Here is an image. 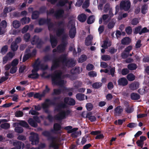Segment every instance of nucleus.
Wrapping results in <instances>:
<instances>
[{"label":"nucleus","instance_id":"obj_1","mask_svg":"<svg viewBox=\"0 0 149 149\" xmlns=\"http://www.w3.org/2000/svg\"><path fill=\"white\" fill-rule=\"evenodd\" d=\"M62 74L61 70H58L54 71L51 75L52 83L53 85L63 86L64 84V80L61 79Z\"/></svg>","mask_w":149,"mask_h":149},{"label":"nucleus","instance_id":"obj_2","mask_svg":"<svg viewBox=\"0 0 149 149\" xmlns=\"http://www.w3.org/2000/svg\"><path fill=\"white\" fill-rule=\"evenodd\" d=\"M59 59L62 61V63L68 68L73 67L76 64V60L72 58H68L65 54L60 55Z\"/></svg>","mask_w":149,"mask_h":149},{"label":"nucleus","instance_id":"obj_3","mask_svg":"<svg viewBox=\"0 0 149 149\" xmlns=\"http://www.w3.org/2000/svg\"><path fill=\"white\" fill-rule=\"evenodd\" d=\"M42 134L45 136L49 137V139L52 141L49 144V148H53V149H59V144L54 141L55 138L51 136L50 133L49 131H45L42 132Z\"/></svg>","mask_w":149,"mask_h":149},{"label":"nucleus","instance_id":"obj_4","mask_svg":"<svg viewBox=\"0 0 149 149\" xmlns=\"http://www.w3.org/2000/svg\"><path fill=\"white\" fill-rule=\"evenodd\" d=\"M71 113V111L69 109L66 111H61L54 116V118L56 120H61L65 118L66 117L70 115Z\"/></svg>","mask_w":149,"mask_h":149},{"label":"nucleus","instance_id":"obj_5","mask_svg":"<svg viewBox=\"0 0 149 149\" xmlns=\"http://www.w3.org/2000/svg\"><path fill=\"white\" fill-rule=\"evenodd\" d=\"M51 105H55L54 110L57 112H60L61 111L62 109L65 108L66 107V104L71 106H74L76 103H49Z\"/></svg>","mask_w":149,"mask_h":149},{"label":"nucleus","instance_id":"obj_6","mask_svg":"<svg viewBox=\"0 0 149 149\" xmlns=\"http://www.w3.org/2000/svg\"><path fill=\"white\" fill-rule=\"evenodd\" d=\"M131 6V2L129 0H123L120 3V8L121 10L127 11L130 10Z\"/></svg>","mask_w":149,"mask_h":149},{"label":"nucleus","instance_id":"obj_7","mask_svg":"<svg viewBox=\"0 0 149 149\" xmlns=\"http://www.w3.org/2000/svg\"><path fill=\"white\" fill-rule=\"evenodd\" d=\"M60 56L58 58H55L52 60V65L51 67L52 70H54L60 67V63H62V61L59 59Z\"/></svg>","mask_w":149,"mask_h":149},{"label":"nucleus","instance_id":"obj_8","mask_svg":"<svg viewBox=\"0 0 149 149\" xmlns=\"http://www.w3.org/2000/svg\"><path fill=\"white\" fill-rule=\"evenodd\" d=\"M32 136L30 138V141L33 144H36L39 142V138L38 134L36 133L32 132Z\"/></svg>","mask_w":149,"mask_h":149},{"label":"nucleus","instance_id":"obj_9","mask_svg":"<svg viewBox=\"0 0 149 149\" xmlns=\"http://www.w3.org/2000/svg\"><path fill=\"white\" fill-rule=\"evenodd\" d=\"M38 70V69L33 68L31 70L32 73L29 74L28 76V77L33 79H38L39 77V75L37 73V72Z\"/></svg>","mask_w":149,"mask_h":149},{"label":"nucleus","instance_id":"obj_10","mask_svg":"<svg viewBox=\"0 0 149 149\" xmlns=\"http://www.w3.org/2000/svg\"><path fill=\"white\" fill-rule=\"evenodd\" d=\"M76 29L74 25L72 24L71 27L70 29L69 35L70 38H73L76 35Z\"/></svg>","mask_w":149,"mask_h":149},{"label":"nucleus","instance_id":"obj_11","mask_svg":"<svg viewBox=\"0 0 149 149\" xmlns=\"http://www.w3.org/2000/svg\"><path fill=\"white\" fill-rule=\"evenodd\" d=\"M50 41L52 48L55 47L57 45L58 40L55 36L52 35H50Z\"/></svg>","mask_w":149,"mask_h":149},{"label":"nucleus","instance_id":"obj_12","mask_svg":"<svg viewBox=\"0 0 149 149\" xmlns=\"http://www.w3.org/2000/svg\"><path fill=\"white\" fill-rule=\"evenodd\" d=\"M13 145L15 148L18 149H20L21 148L22 149H23L25 146V144L24 143L18 141H16L13 142Z\"/></svg>","mask_w":149,"mask_h":149},{"label":"nucleus","instance_id":"obj_13","mask_svg":"<svg viewBox=\"0 0 149 149\" xmlns=\"http://www.w3.org/2000/svg\"><path fill=\"white\" fill-rule=\"evenodd\" d=\"M64 13V11L63 9H59L56 11L54 14V16L57 19L62 18Z\"/></svg>","mask_w":149,"mask_h":149},{"label":"nucleus","instance_id":"obj_14","mask_svg":"<svg viewBox=\"0 0 149 149\" xmlns=\"http://www.w3.org/2000/svg\"><path fill=\"white\" fill-rule=\"evenodd\" d=\"M118 85L123 86L127 85L128 82L126 79L125 77H122L119 78L118 80Z\"/></svg>","mask_w":149,"mask_h":149},{"label":"nucleus","instance_id":"obj_15","mask_svg":"<svg viewBox=\"0 0 149 149\" xmlns=\"http://www.w3.org/2000/svg\"><path fill=\"white\" fill-rule=\"evenodd\" d=\"M131 42V39L129 37H126L122 39L121 40V43L124 45H129Z\"/></svg>","mask_w":149,"mask_h":149},{"label":"nucleus","instance_id":"obj_16","mask_svg":"<svg viewBox=\"0 0 149 149\" xmlns=\"http://www.w3.org/2000/svg\"><path fill=\"white\" fill-rule=\"evenodd\" d=\"M66 44L65 42H63L62 44L58 45L57 49L58 52H64L65 49Z\"/></svg>","mask_w":149,"mask_h":149},{"label":"nucleus","instance_id":"obj_17","mask_svg":"<svg viewBox=\"0 0 149 149\" xmlns=\"http://www.w3.org/2000/svg\"><path fill=\"white\" fill-rule=\"evenodd\" d=\"M72 127L71 126H68L65 127L64 129L68 131V133H71L73 132H75L78 129L77 128H72Z\"/></svg>","mask_w":149,"mask_h":149},{"label":"nucleus","instance_id":"obj_18","mask_svg":"<svg viewBox=\"0 0 149 149\" xmlns=\"http://www.w3.org/2000/svg\"><path fill=\"white\" fill-rule=\"evenodd\" d=\"M50 104L49 103H42V107L43 110L45 113L48 114L50 113V112L48 110V108Z\"/></svg>","mask_w":149,"mask_h":149},{"label":"nucleus","instance_id":"obj_19","mask_svg":"<svg viewBox=\"0 0 149 149\" xmlns=\"http://www.w3.org/2000/svg\"><path fill=\"white\" fill-rule=\"evenodd\" d=\"M85 97L86 100L87 99V96H85L84 94L81 93H77L76 95V98L79 101H81L85 100Z\"/></svg>","mask_w":149,"mask_h":149},{"label":"nucleus","instance_id":"obj_20","mask_svg":"<svg viewBox=\"0 0 149 149\" xmlns=\"http://www.w3.org/2000/svg\"><path fill=\"white\" fill-rule=\"evenodd\" d=\"M64 32L65 29L64 28H59L56 31V34L57 37H60L64 33Z\"/></svg>","mask_w":149,"mask_h":149},{"label":"nucleus","instance_id":"obj_21","mask_svg":"<svg viewBox=\"0 0 149 149\" xmlns=\"http://www.w3.org/2000/svg\"><path fill=\"white\" fill-rule=\"evenodd\" d=\"M123 111V108L120 106L117 107L115 109V113L117 116H120Z\"/></svg>","mask_w":149,"mask_h":149},{"label":"nucleus","instance_id":"obj_22","mask_svg":"<svg viewBox=\"0 0 149 149\" xmlns=\"http://www.w3.org/2000/svg\"><path fill=\"white\" fill-rule=\"evenodd\" d=\"M77 18L80 22H83L86 21L87 18V17L85 14L82 13L78 16Z\"/></svg>","mask_w":149,"mask_h":149},{"label":"nucleus","instance_id":"obj_23","mask_svg":"<svg viewBox=\"0 0 149 149\" xmlns=\"http://www.w3.org/2000/svg\"><path fill=\"white\" fill-rule=\"evenodd\" d=\"M62 129V127L61 125L57 123H56L54 124L53 126V130H52V131L53 132V131L55 132H58L60 131Z\"/></svg>","mask_w":149,"mask_h":149},{"label":"nucleus","instance_id":"obj_24","mask_svg":"<svg viewBox=\"0 0 149 149\" xmlns=\"http://www.w3.org/2000/svg\"><path fill=\"white\" fill-rule=\"evenodd\" d=\"M92 113L91 112L88 113L86 115V118H87L92 122H94L96 120L95 117L91 116Z\"/></svg>","mask_w":149,"mask_h":149},{"label":"nucleus","instance_id":"obj_25","mask_svg":"<svg viewBox=\"0 0 149 149\" xmlns=\"http://www.w3.org/2000/svg\"><path fill=\"white\" fill-rule=\"evenodd\" d=\"M139 87V84L136 82H134V83L130 84L129 88L132 90H134L137 89Z\"/></svg>","mask_w":149,"mask_h":149},{"label":"nucleus","instance_id":"obj_26","mask_svg":"<svg viewBox=\"0 0 149 149\" xmlns=\"http://www.w3.org/2000/svg\"><path fill=\"white\" fill-rule=\"evenodd\" d=\"M40 12L38 10H35L32 13L31 18L32 19H37L39 17Z\"/></svg>","mask_w":149,"mask_h":149},{"label":"nucleus","instance_id":"obj_27","mask_svg":"<svg viewBox=\"0 0 149 149\" xmlns=\"http://www.w3.org/2000/svg\"><path fill=\"white\" fill-rule=\"evenodd\" d=\"M68 3L69 1L68 0H59L56 5L57 6L63 7Z\"/></svg>","mask_w":149,"mask_h":149},{"label":"nucleus","instance_id":"obj_28","mask_svg":"<svg viewBox=\"0 0 149 149\" xmlns=\"http://www.w3.org/2000/svg\"><path fill=\"white\" fill-rule=\"evenodd\" d=\"M28 122L31 126L33 127H36L38 126L37 123L32 118H29L28 120Z\"/></svg>","mask_w":149,"mask_h":149},{"label":"nucleus","instance_id":"obj_29","mask_svg":"<svg viewBox=\"0 0 149 149\" xmlns=\"http://www.w3.org/2000/svg\"><path fill=\"white\" fill-rule=\"evenodd\" d=\"M52 102H63L62 101V99L60 96L53 97L52 99Z\"/></svg>","mask_w":149,"mask_h":149},{"label":"nucleus","instance_id":"obj_30","mask_svg":"<svg viewBox=\"0 0 149 149\" xmlns=\"http://www.w3.org/2000/svg\"><path fill=\"white\" fill-rule=\"evenodd\" d=\"M71 72L72 74H79L80 72V68L79 67H75L71 70Z\"/></svg>","mask_w":149,"mask_h":149},{"label":"nucleus","instance_id":"obj_31","mask_svg":"<svg viewBox=\"0 0 149 149\" xmlns=\"http://www.w3.org/2000/svg\"><path fill=\"white\" fill-rule=\"evenodd\" d=\"M140 96L137 93H133L131 94V99L133 100H137L140 99Z\"/></svg>","mask_w":149,"mask_h":149},{"label":"nucleus","instance_id":"obj_32","mask_svg":"<svg viewBox=\"0 0 149 149\" xmlns=\"http://www.w3.org/2000/svg\"><path fill=\"white\" fill-rule=\"evenodd\" d=\"M18 46L16 44V42H13L11 44L10 48L12 51L13 52L16 51L18 48Z\"/></svg>","mask_w":149,"mask_h":149},{"label":"nucleus","instance_id":"obj_33","mask_svg":"<svg viewBox=\"0 0 149 149\" xmlns=\"http://www.w3.org/2000/svg\"><path fill=\"white\" fill-rule=\"evenodd\" d=\"M41 39L38 36L35 35L32 40L31 43L33 45H35Z\"/></svg>","mask_w":149,"mask_h":149},{"label":"nucleus","instance_id":"obj_34","mask_svg":"<svg viewBox=\"0 0 149 149\" xmlns=\"http://www.w3.org/2000/svg\"><path fill=\"white\" fill-rule=\"evenodd\" d=\"M30 20V19L29 17H24L21 19L20 21L22 24H25L29 23Z\"/></svg>","mask_w":149,"mask_h":149},{"label":"nucleus","instance_id":"obj_35","mask_svg":"<svg viewBox=\"0 0 149 149\" xmlns=\"http://www.w3.org/2000/svg\"><path fill=\"white\" fill-rule=\"evenodd\" d=\"M137 68L136 65L134 63H131L127 65L128 69L130 70H135Z\"/></svg>","mask_w":149,"mask_h":149},{"label":"nucleus","instance_id":"obj_36","mask_svg":"<svg viewBox=\"0 0 149 149\" xmlns=\"http://www.w3.org/2000/svg\"><path fill=\"white\" fill-rule=\"evenodd\" d=\"M20 23L17 20H14L13 22V27L15 29H17L20 26Z\"/></svg>","mask_w":149,"mask_h":149},{"label":"nucleus","instance_id":"obj_37","mask_svg":"<svg viewBox=\"0 0 149 149\" xmlns=\"http://www.w3.org/2000/svg\"><path fill=\"white\" fill-rule=\"evenodd\" d=\"M94 16L93 15H91L88 17L87 19V22L88 24H91L94 22Z\"/></svg>","mask_w":149,"mask_h":149},{"label":"nucleus","instance_id":"obj_38","mask_svg":"<svg viewBox=\"0 0 149 149\" xmlns=\"http://www.w3.org/2000/svg\"><path fill=\"white\" fill-rule=\"evenodd\" d=\"M43 61L45 62L51 61L52 60V56L49 55H47L44 56L43 58Z\"/></svg>","mask_w":149,"mask_h":149},{"label":"nucleus","instance_id":"obj_39","mask_svg":"<svg viewBox=\"0 0 149 149\" xmlns=\"http://www.w3.org/2000/svg\"><path fill=\"white\" fill-rule=\"evenodd\" d=\"M63 102H75V101L72 98L66 97L64 98Z\"/></svg>","mask_w":149,"mask_h":149},{"label":"nucleus","instance_id":"obj_40","mask_svg":"<svg viewBox=\"0 0 149 149\" xmlns=\"http://www.w3.org/2000/svg\"><path fill=\"white\" fill-rule=\"evenodd\" d=\"M127 78L129 81H132L135 79V76L132 73H130L127 76Z\"/></svg>","mask_w":149,"mask_h":149},{"label":"nucleus","instance_id":"obj_41","mask_svg":"<svg viewBox=\"0 0 149 149\" xmlns=\"http://www.w3.org/2000/svg\"><path fill=\"white\" fill-rule=\"evenodd\" d=\"M31 57V54L30 53H28L25 54L23 57L22 62H25Z\"/></svg>","mask_w":149,"mask_h":149},{"label":"nucleus","instance_id":"obj_42","mask_svg":"<svg viewBox=\"0 0 149 149\" xmlns=\"http://www.w3.org/2000/svg\"><path fill=\"white\" fill-rule=\"evenodd\" d=\"M50 90V88L48 87L47 85H46L45 87V89L43 90L42 94L44 97L47 93H49Z\"/></svg>","mask_w":149,"mask_h":149},{"label":"nucleus","instance_id":"obj_43","mask_svg":"<svg viewBox=\"0 0 149 149\" xmlns=\"http://www.w3.org/2000/svg\"><path fill=\"white\" fill-rule=\"evenodd\" d=\"M148 10V6L144 4L142 6L141 9V12L143 14H145L147 12Z\"/></svg>","mask_w":149,"mask_h":149},{"label":"nucleus","instance_id":"obj_44","mask_svg":"<svg viewBox=\"0 0 149 149\" xmlns=\"http://www.w3.org/2000/svg\"><path fill=\"white\" fill-rule=\"evenodd\" d=\"M61 92V89H54L53 92L52 93V95H58L60 94Z\"/></svg>","mask_w":149,"mask_h":149},{"label":"nucleus","instance_id":"obj_45","mask_svg":"<svg viewBox=\"0 0 149 149\" xmlns=\"http://www.w3.org/2000/svg\"><path fill=\"white\" fill-rule=\"evenodd\" d=\"M87 58L86 56L85 55H81L80 58L78 60V62L79 63H83L85 61Z\"/></svg>","mask_w":149,"mask_h":149},{"label":"nucleus","instance_id":"obj_46","mask_svg":"<svg viewBox=\"0 0 149 149\" xmlns=\"http://www.w3.org/2000/svg\"><path fill=\"white\" fill-rule=\"evenodd\" d=\"M10 124L8 123H5L2 124L0 125L1 127L3 129L7 130L10 127Z\"/></svg>","mask_w":149,"mask_h":149},{"label":"nucleus","instance_id":"obj_47","mask_svg":"<svg viewBox=\"0 0 149 149\" xmlns=\"http://www.w3.org/2000/svg\"><path fill=\"white\" fill-rule=\"evenodd\" d=\"M102 85V84L100 82H95L92 84V87L94 88L97 89L100 87Z\"/></svg>","mask_w":149,"mask_h":149},{"label":"nucleus","instance_id":"obj_48","mask_svg":"<svg viewBox=\"0 0 149 149\" xmlns=\"http://www.w3.org/2000/svg\"><path fill=\"white\" fill-rule=\"evenodd\" d=\"M44 97L42 94H40L39 93H36L34 94V98L38 99L40 100H42V98Z\"/></svg>","mask_w":149,"mask_h":149},{"label":"nucleus","instance_id":"obj_49","mask_svg":"<svg viewBox=\"0 0 149 149\" xmlns=\"http://www.w3.org/2000/svg\"><path fill=\"white\" fill-rule=\"evenodd\" d=\"M23 128L21 127L17 126L15 128V131L19 133H21L23 132Z\"/></svg>","mask_w":149,"mask_h":149},{"label":"nucleus","instance_id":"obj_50","mask_svg":"<svg viewBox=\"0 0 149 149\" xmlns=\"http://www.w3.org/2000/svg\"><path fill=\"white\" fill-rule=\"evenodd\" d=\"M8 50V46L7 45H5L2 47L1 52V54H4L6 53Z\"/></svg>","mask_w":149,"mask_h":149},{"label":"nucleus","instance_id":"obj_51","mask_svg":"<svg viewBox=\"0 0 149 149\" xmlns=\"http://www.w3.org/2000/svg\"><path fill=\"white\" fill-rule=\"evenodd\" d=\"M102 59L104 61H107L110 60L111 59L110 56L108 55H104L101 56Z\"/></svg>","mask_w":149,"mask_h":149},{"label":"nucleus","instance_id":"obj_52","mask_svg":"<svg viewBox=\"0 0 149 149\" xmlns=\"http://www.w3.org/2000/svg\"><path fill=\"white\" fill-rule=\"evenodd\" d=\"M142 28L141 26H139L135 28L134 33L135 34L139 33V34L140 32L141 31Z\"/></svg>","mask_w":149,"mask_h":149},{"label":"nucleus","instance_id":"obj_53","mask_svg":"<svg viewBox=\"0 0 149 149\" xmlns=\"http://www.w3.org/2000/svg\"><path fill=\"white\" fill-rule=\"evenodd\" d=\"M94 69V66L91 64L89 63L86 66V69L88 71H91Z\"/></svg>","mask_w":149,"mask_h":149},{"label":"nucleus","instance_id":"obj_54","mask_svg":"<svg viewBox=\"0 0 149 149\" xmlns=\"http://www.w3.org/2000/svg\"><path fill=\"white\" fill-rule=\"evenodd\" d=\"M46 10L47 8L46 6H42L39 8V12H40V14L44 13L46 12Z\"/></svg>","mask_w":149,"mask_h":149},{"label":"nucleus","instance_id":"obj_55","mask_svg":"<svg viewBox=\"0 0 149 149\" xmlns=\"http://www.w3.org/2000/svg\"><path fill=\"white\" fill-rule=\"evenodd\" d=\"M20 125L23 127L29 128V126L27 123L25 121L22 120L20 123Z\"/></svg>","mask_w":149,"mask_h":149},{"label":"nucleus","instance_id":"obj_56","mask_svg":"<svg viewBox=\"0 0 149 149\" xmlns=\"http://www.w3.org/2000/svg\"><path fill=\"white\" fill-rule=\"evenodd\" d=\"M125 32L128 35L131 34L132 32V27L130 26H128L125 29Z\"/></svg>","mask_w":149,"mask_h":149},{"label":"nucleus","instance_id":"obj_57","mask_svg":"<svg viewBox=\"0 0 149 149\" xmlns=\"http://www.w3.org/2000/svg\"><path fill=\"white\" fill-rule=\"evenodd\" d=\"M30 37V35L29 33H27L25 34L24 36V39L26 42L29 41Z\"/></svg>","mask_w":149,"mask_h":149},{"label":"nucleus","instance_id":"obj_58","mask_svg":"<svg viewBox=\"0 0 149 149\" xmlns=\"http://www.w3.org/2000/svg\"><path fill=\"white\" fill-rule=\"evenodd\" d=\"M44 43V42L43 41L42 39H41L35 45H36V47L38 49H40Z\"/></svg>","mask_w":149,"mask_h":149},{"label":"nucleus","instance_id":"obj_59","mask_svg":"<svg viewBox=\"0 0 149 149\" xmlns=\"http://www.w3.org/2000/svg\"><path fill=\"white\" fill-rule=\"evenodd\" d=\"M23 112L20 111H17L15 113V116L17 117H21L23 116Z\"/></svg>","mask_w":149,"mask_h":149},{"label":"nucleus","instance_id":"obj_60","mask_svg":"<svg viewBox=\"0 0 149 149\" xmlns=\"http://www.w3.org/2000/svg\"><path fill=\"white\" fill-rule=\"evenodd\" d=\"M134 110L133 108L130 107L129 106H128L125 109V111L127 113H132Z\"/></svg>","mask_w":149,"mask_h":149},{"label":"nucleus","instance_id":"obj_61","mask_svg":"<svg viewBox=\"0 0 149 149\" xmlns=\"http://www.w3.org/2000/svg\"><path fill=\"white\" fill-rule=\"evenodd\" d=\"M110 6L109 3H106L104 6V12L107 13L110 9Z\"/></svg>","mask_w":149,"mask_h":149},{"label":"nucleus","instance_id":"obj_62","mask_svg":"<svg viewBox=\"0 0 149 149\" xmlns=\"http://www.w3.org/2000/svg\"><path fill=\"white\" fill-rule=\"evenodd\" d=\"M45 19L41 18L38 21V23L39 25H42L46 24Z\"/></svg>","mask_w":149,"mask_h":149},{"label":"nucleus","instance_id":"obj_63","mask_svg":"<svg viewBox=\"0 0 149 149\" xmlns=\"http://www.w3.org/2000/svg\"><path fill=\"white\" fill-rule=\"evenodd\" d=\"M86 107L87 110L91 111L93 108V105L91 103H87L86 105Z\"/></svg>","mask_w":149,"mask_h":149},{"label":"nucleus","instance_id":"obj_64","mask_svg":"<svg viewBox=\"0 0 149 149\" xmlns=\"http://www.w3.org/2000/svg\"><path fill=\"white\" fill-rule=\"evenodd\" d=\"M29 114H31L33 115H36L38 116L39 115V113L37 112L36 110H33V109H32L29 112Z\"/></svg>","mask_w":149,"mask_h":149}]
</instances>
